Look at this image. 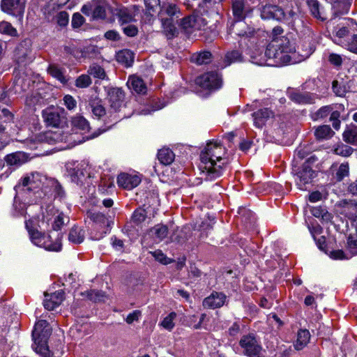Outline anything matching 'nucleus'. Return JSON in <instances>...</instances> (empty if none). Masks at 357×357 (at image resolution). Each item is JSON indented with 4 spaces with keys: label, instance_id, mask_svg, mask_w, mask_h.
Listing matches in <instances>:
<instances>
[{
    "label": "nucleus",
    "instance_id": "1",
    "mask_svg": "<svg viewBox=\"0 0 357 357\" xmlns=\"http://www.w3.org/2000/svg\"><path fill=\"white\" fill-rule=\"evenodd\" d=\"M225 154V148L217 142H209L201 152L200 160L202 165L200 169L206 175L205 179L212 181L220 177L223 172L221 165H217L216 162H220Z\"/></svg>",
    "mask_w": 357,
    "mask_h": 357
},
{
    "label": "nucleus",
    "instance_id": "2",
    "mask_svg": "<svg viewBox=\"0 0 357 357\" xmlns=\"http://www.w3.org/2000/svg\"><path fill=\"white\" fill-rule=\"evenodd\" d=\"M295 52V47L285 36L275 38L267 45L265 56L268 60H272V66H281L291 62V54Z\"/></svg>",
    "mask_w": 357,
    "mask_h": 357
},
{
    "label": "nucleus",
    "instance_id": "3",
    "mask_svg": "<svg viewBox=\"0 0 357 357\" xmlns=\"http://www.w3.org/2000/svg\"><path fill=\"white\" fill-rule=\"evenodd\" d=\"M25 227L29 233L31 243L35 245L43 248L48 251L58 252L61 250V243L59 236L53 241L50 234L35 229L33 227V221L31 220L25 222Z\"/></svg>",
    "mask_w": 357,
    "mask_h": 357
},
{
    "label": "nucleus",
    "instance_id": "4",
    "mask_svg": "<svg viewBox=\"0 0 357 357\" xmlns=\"http://www.w3.org/2000/svg\"><path fill=\"white\" fill-rule=\"evenodd\" d=\"M239 345L243 349V354L248 357H255L264 351L260 342L252 333L243 335L239 341Z\"/></svg>",
    "mask_w": 357,
    "mask_h": 357
},
{
    "label": "nucleus",
    "instance_id": "5",
    "mask_svg": "<svg viewBox=\"0 0 357 357\" xmlns=\"http://www.w3.org/2000/svg\"><path fill=\"white\" fill-rule=\"evenodd\" d=\"M154 216V208L151 205L144 204L142 206L136 208L130 218V222L127 223L126 227L128 229L130 224H134L136 226L141 225L147 219L150 220Z\"/></svg>",
    "mask_w": 357,
    "mask_h": 357
},
{
    "label": "nucleus",
    "instance_id": "6",
    "mask_svg": "<svg viewBox=\"0 0 357 357\" xmlns=\"http://www.w3.org/2000/svg\"><path fill=\"white\" fill-rule=\"evenodd\" d=\"M196 83L204 89H217L220 87L222 79L218 72L211 71L198 77Z\"/></svg>",
    "mask_w": 357,
    "mask_h": 357
},
{
    "label": "nucleus",
    "instance_id": "7",
    "mask_svg": "<svg viewBox=\"0 0 357 357\" xmlns=\"http://www.w3.org/2000/svg\"><path fill=\"white\" fill-rule=\"evenodd\" d=\"M89 218L94 223V229L100 230L93 238L95 240L102 238L109 231V221L108 218L101 213H91L89 215Z\"/></svg>",
    "mask_w": 357,
    "mask_h": 357
},
{
    "label": "nucleus",
    "instance_id": "8",
    "mask_svg": "<svg viewBox=\"0 0 357 357\" xmlns=\"http://www.w3.org/2000/svg\"><path fill=\"white\" fill-rule=\"evenodd\" d=\"M25 3L26 0H1V9L7 14L20 15L24 11Z\"/></svg>",
    "mask_w": 357,
    "mask_h": 357
},
{
    "label": "nucleus",
    "instance_id": "9",
    "mask_svg": "<svg viewBox=\"0 0 357 357\" xmlns=\"http://www.w3.org/2000/svg\"><path fill=\"white\" fill-rule=\"evenodd\" d=\"M42 116L47 126L58 128L61 123V110L57 107H47L43 110Z\"/></svg>",
    "mask_w": 357,
    "mask_h": 357
},
{
    "label": "nucleus",
    "instance_id": "10",
    "mask_svg": "<svg viewBox=\"0 0 357 357\" xmlns=\"http://www.w3.org/2000/svg\"><path fill=\"white\" fill-rule=\"evenodd\" d=\"M261 17L264 20H282L284 18V12L278 6L266 4L261 9Z\"/></svg>",
    "mask_w": 357,
    "mask_h": 357
},
{
    "label": "nucleus",
    "instance_id": "11",
    "mask_svg": "<svg viewBox=\"0 0 357 357\" xmlns=\"http://www.w3.org/2000/svg\"><path fill=\"white\" fill-rule=\"evenodd\" d=\"M316 176V172L311 167L303 165L296 173V181L300 189H304L305 185L310 183Z\"/></svg>",
    "mask_w": 357,
    "mask_h": 357
},
{
    "label": "nucleus",
    "instance_id": "12",
    "mask_svg": "<svg viewBox=\"0 0 357 357\" xmlns=\"http://www.w3.org/2000/svg\"><path fill=\"white\" fill-rule=\"evenodd\" d=\"M227 296L222 292L213 291L210 296L205 298L202 305L205 308L216 309L224 305Z\"/></svg>",
    "mask_w": 357,
    "mask_h": 357
},
{
    "label": "nucleus",
    "instance_id": "13",
    "mask_svg": "<svg viewBox=\"0 0 357 357\" xmlns=\"http://www.w3.org/2000/svg\"><path fill=\"white\" fill-rule=\"evenodd\" d=\"M107 96L110 107L115 111H119L123 105L125 94L120 88H111L108 90Z\"/></svg>",
    "mask_w": 357,
    "mask_h": 357
},
{
    "label": "nucleus",
    "instance_id": "14",
    "mask_svg": "<svg viewBox=\"0 0 357 357\" xmlns=\"http://www.w3.org/2000/svg\"><path fill=\"white\" fill-rule=\"evenodd\" d=\"M231 8L233 15L238 21L243 20L251 11L247 0H231Z\"/></svg>",
    "mask_w": 357,
    "mask_h": 357
},
{
    "label": "nucleus",
    "instance_id": "15",
    "mask_svg": "<svg viewBox=\"0 0 357 357\" xmlns=\"http://www.w3.org/2000/svg\"><path fill=\"white\" fill-rule=\"evenodd\" d=\"M141 182L137 175H132L127 173H122L117 178V183L120 187L127 190H131L137 187Z\"/></svg>",
    "mask_w": 357,
    "mask_h": 357
},
{
    "label": "nucleus",
    "instance_id": "16",
    "mask_svg": "<svg viewBox=\"0 0 357 357\" xmlns=\"http://www.w3.org/2000/svg\"><path fill=\"white\" fill-rule=\"evenodd\" d=\"M46 178L38 172L31 173L22 178L21 183L24 187H28V190L39 188Z\"/></svg>",
    "mask_w": 357,
    "mask_h": 357
},
{
    "label": "nucleus",
    "instance_id": "17",
    "mask_svg": "<svg viewBox=\"0 0 357 357\" xmlns=\"http://www.w3.org/2000/svg\"><path fill=\"white\" fill-rule=\"evenodd\" d=\"M289 98L297 104H311L314 102L312 95L307 91L292 90L288 92Z\"/></svg>",
    "mask_w": 357,
    "mask_h": 357
},
{
    "label": "nucleus",
    "instance_id": "18",
    "mask_svg": "<svg viewBox=\"0 0 357 357\" xmlns=\"http://www.w3.org/2000/svg\"><path fill=\"white\" fill-rule=\"evenodd\" d=\"M254 125L261 128L271 118L273 117V112L268 108H263L252 114Z\"/></svg>",
    "mask_w": 357,
    "mask_h": 357
},
{
    "label": "nucleus",
    "instance_id": "19",
    "mask_svg": "<svg viewBox=\"0 0 357 357\" xmlns=\"http://www.w3.org/2000/svg\"><path fill=\"white\" fill-rule=\"evenodd\" d=\"M47 337L44 336L33 337L34 342L32 344V348L43 357H50V351L47 346Z\"/></svg>",
    "mask_w": 357,
    "mask_h": 357
},
{
    "label": "nucleus",
    "instance_id": "20",
    "mask_svg": "<svg viewBox=\"0 0 357 357\" xmlns=\"http://www.w3.org/2000/svg\"><path fill=\"white\" fill-rule=\"evenodd\" d=\"M351 26L353 27V30H354L357 28V24L352 19H349L347 22V24L340 27L335 32V35L338 38V42L341 43L344 47L345 40H348L351 35Z\"/></svg>",
    "mask_w": 357,
    "mask_h": 357
},
{
    "label": "nucleus",
    "instance_id": "21",
    "mask_svg": "<svg viewBox=\"0 0 357 357\" xmlns=\"http://www.w3.org/2000/svg\"><path fill=\"white\" fill-rule=\"evenodd\" d=\"M145 4V12L144 14V20L146 23H151L154 20V15L157 12L158 8L161 7L160 0H144Z\"/></svg>",
    "mask_w": 357,
    "mask_h": 357
},
{
    "label": "nucleus",
    "instance_id": "22",
    "mask_svg": "<svg viewBox=\"0 0 357 357\" xmlns=\"http://www.w3.org/2000/svg\"><path fill=\"white\" fill-rule=\"evenodd\" d=\"M64 299V292L57 291L50 296V298H46L44 300L43 305L48 310H53L58 307Z\"/></svg>",
    "mask_w": 357,
    "mask_h": 357
},
{
    "label": "nucleus",
    "instance_id": "23",
    "mask_svg": "<svg viewBox=\"0 0 357 357\" xmlns=\"http://www.w3.org/2000/svg\"><path fill=\"white\" fill-rule=\"evenodd\" d=\"M114 15L122 26L135 21V15L127 8L116 9Z\"/></svg>",
    "mask_w": 357,
    "mask_h": 357
},
{
    "label": "nucleus",
    "instance_id": "24",
    "mask_svg": "<svg viewBox=\"0 0 357 357\" xmlns=\"http://www.w3.org/2000/svg\"><path fill=\"white\" fill-rule=\"evenodd\" d=\"M52 330L46 320H39L36 323L34 329L32 332V337L44 336L48 337L51 334Z\"/></svg>",
    "mask_w": 357,
    "mask_h": 357
},
{
    "label": "nucleus",
    "instance_id": "25",
    "mask_svg": "<svg viewBox=\"0 0 357 357\" xmlns=\"http://www.w3.org/2000/svg\"><path fill=\"white\" fill-rule=\"evenodd\" d=\"M128 86L137 93L144 94L146 92V86L142 79L139 77H130L128 81Z\"/></svg>",
    "mask_w": 357,
    "mask_h": 357
},
{
    "label": "nucleus",
    "instance_id": "26",
    "mask_svg": "<svg viewBox=\"0 0 357 357\" xmlns=\"http://www.w3.org/2000/svg\"><path fill=\"white\" fill-rule=\"evenodd\" d=\"M161 23L164 31L169 37H174L178 34V30L176 27L174 18L161 16Z\"/></svg>",
    "mask_w": 357,
    "mask_h": 357
},
{
    "label": "nucleus",
    "instance_id": "27",
    "mask_svg": "<svg viewBox=\"0 0 357 357\" xmlns=\"http://www.w3.org/2000/svg\"><path fill=\"white\" fill-rule=\"evenodd\" d=\"M310 334L307 329H301L297 333V339L294 343V347L296 350L303 349L309 342Z\"/></svg>",
    "mask_w": 357,
    "mask_h": 357
},
{
    "label": "nucleus",
    "instance_id": "28",
    "mask_svg": "<svg viewBox=\"0 0 357 357\" xmlns=\"http://www.w3.org/2000/svg\"><path fill=\"white\" fill-rule=\"evenodd\" d=\"M158 158L161 164L169 165L174 160L175 155L170 149L162 148L158 151Z\"/></svg>",
    "mask_w": 357,
    "mask_h": 357
},
{
    "label": "nucleus",
    "instance_id": "29",
    "mask_svg": "<svg viewBox=\"0 0 357 357\" xmlns=\"http://www.w3.org/2000/svg\"><path fill=\"white\" fill-rule=\"evenodd\" d=\"M149 234L155 241L160 242L167 237L168 228L166 225H157L150 229Z\"/></svg>",
    "mask_w": 357,
    "mask_h": 357
},
{
    "label": "nucleus",
    "instance_id": "30",
    "mask_svg": "<svg viewBox=\"0 0 357 357\" xmlns=\"http://www.w3.org/2000/svg\"><path fill=\"white\" fill-rule=\"evenodd\" d=\"M212 54L208 51H202L193 54L190 61L197 65L208 64L211 61Z\"/></svg>",
    "mask_w": 357,
    "mask_h": 357
},
{
    "label": "nucleus",
    "instance_id": "31",
    "mask_svg": "<svg viewBox=\"0 0 357 357\" xmlns=\"http://www.w3.org/2000/svg\"><path fill=\"white\" fill-rule=\"evenodd\" d=\"M351 0H337L333 4L334 15H344L349 12L351 6Z\"/></svg>",
    "mask_w": 357,
    "mask_h": 357
},
{
    "label": "nucleus",
    "instance_id": "32",
    "mask_svg": "<svg viewBox=\"0 0 357 357\" xmlns=\"http://www.w3.org/2000/svg\"><path fill=\"white\" fill-rule=\"evenodd\" d=\"M105 2L103 0L93 1V18L104 19L106 17Z\"/></svg>",
    "mask_w": 357,
    "mask_h": 357
},
{
    "label": "nucleus",
    "instance_id": "33",
    "mask_svg": "<svg viewBox=\"0 0 357 357\" xmlns=\"http://www.w3.org/2000/svg\"><path fill=\"white\" fill-rule=\"evenodd\" d=\"M345 142L357 146V126H352L347 128L342 134Z\"/></svg>",
    "mask_w": 357,
    "mask_h": 357
},
{
    "label": "nucleus",
    "instance_id": "34",
    "mask_svg": "<svg viewBox=\"0 0 357 357\" xmlns=\"http://www.w3.org/2000/svg\"><path fill=\"white\" fill-rule=\"evenodd\" d=\"M165 13L168 17L177 18L179 16L180 10L177 6L174 3H163L160 7V16Z\"/></svg>",
    "mask_w": 357,
    "mask_h": 357
},
{
    "label": "nucleus",
    "instance_id": "35",
    "mask_svg": "<svg viewBox=\"0 0 357 357\" xmlns=\"http://www.w3.org/2000/svg\"><path fill=\"white\" fill-rule=\"evenodd\" d=\"M47 72L62 84H66L68 82V79L65 77L63 69L59 68L57 65L50 64L47 68Z\"/></svg>",
    "mask_w": 357,
    "mask_h": 357
},
{
    "label": "nucleus",
    "instance_id": "36",
    "mask_svg": "<svg viewBox=\"0 0 357 357\" xmlns=\"http://www.w3.org/2000/svg\"><path fill=\"white\" fill-rule=\"evenodd\" d=\"M84 238V231L77 227H73L68 234V239L70 242L79 244L83 242Z\"/></svg>",
    "mask_w": 357,
    "mask_h": 357
},
{
    "label": "nucleus",
    "instance_id": "37",
    "mask_svg": "<svg viewBox=\"0 0 357 357\" xmlns=\"http://www.w3.org/2000/svg\"><path fill=\"white\" fill-rule=\"evenodd\" d=\"M333 135L334 132L328 125L320 126L314 131V135L319 139L331 138Z\"/></svg>",
    "mask_w": 357,
    "mask_h": 357
},
{
    "label": "nucleus",
    "instance_id": "38",
    "mask_svg": "<svg viewBox=\"0 0 357 357\" xmlns=\"http://www.w3.org/2000/svg\"><path fill=\"white\" fill-rule=\"evenodd\" d=\"M13 114L6 109H3L1 111V115H0V133L5 131L7 124L13 121Z\"/></svg>",
    "mask_w": 357,
    "mask_h": 357
},
{
    "label": "nucleus",
    "instance_id": "39",
    "mask_svg": "<svg viewBox=\"0 0 357 357\" xmlns=\"http://www.w3.org/2000/svg\"><path fill=\"white\" fill-rule=\"evenodd\" d=\"M87 298L93 302L105 301L107 298L105 293L100 290L92 289L86 292Z\"/></svg>",
    "mask_w": 357,
    "mask_h": 357
},
{
    "label": "nucleus",
    "instance_id": "40",
    "mask_svg": "<svg viewBox=\"0 0 357 357\" xmlns=\"http://www.w3.org/2000/svg\"><path fill=\"white\" fill-rule=\"evenodd\" d=\"M88 73L96 78H99L101 79H104L107 77L104 68L96 63H93L91 66H90L88 70Z\"/></svg>",
    "mask_w": 357,
    "mask_h": 357
},
{
    "label": "nucleus",
    "instance_id": "41",
    "mask_svg": "<svg viewBox=\"0 0 357 357\" xmlns=\"http://www.w3.org/2000/svg\"><path fill=\"white\" fill-rule=\"evenodd\" d=\"M71 123L73 127L84 131L88 130L89 128L88 121L82 116H74L72 119Z\"/></svg>",
    "mask_w": 357,
    "mask_h": 357
},
{
    "label": "nucleus",
    "instance_id": "42",
    "mask_svg": "<svg viewBox=\"0 0 357 357\" xmlns=\"http://www.w3.org/2000/svg\"><path fill=\"white\" fill-rule=\"evenodd\" d=\"M69 222V218L63 213H59L54 219L52 228L55 231L60 230L61 227Z\"/></svg>",
    "mask_w": 357,
    "mask_h": 357
},
{
    "label": "nucleus",
    "instance_id": "43",
    "mask_svg": "<svg viewBox=\"0 0 357 357\" xmlns=\"http://www.w3.org/2000/svg\"><path fill=\"white\" fill-rule=\"evenodd\" d=\"M193 31L203 29L207 24L206 20L199 13H193Z\"/></svg>",
    "mask_w": 357,
    "mask_h": 357
},
{
    "label": "nucleus",
    "instance_id": "44",
    "mask_svg": "<svg viewBox=\"0 0 357 357\" xmlns=\"http://www.w3.org/2000/svg\"><path fill=\"white\" fill-rule=\"evenodd\" d=\"M117 61L126 66H130L133 61L132 53L129 50L121 51L117 54Z\"/></svg>",
    "mask_w": 357,
    "mask_h": 357
},
{
    "label": "nucleus",
    "instance_id": "45",
    "mask_svg": "<svg viewBox=\"0 0 357 357\" xmlns=\"http://www.w3.org/2000/svg\"><path fill=\"white\" fill-rule=\"evenodd\" d=\"M91 107L93 114L97 116L98 119L105 116L106 114L105 108L101 104L100 100H94L92 103H91Z\"/></svg>",
    "mask_w": 357,
    "mask_h": 357
},
{
    "label": "nucleus",
    "instance_id": "46",
    "mask_svg": "<svg viewBox=\"0 0 357 357\" xmlns=\"http://www.w3.org/2000/svg\"><path fill=\"white\" fill-rule=\"evenodd\" d=\"M241 61V54L238 50L228 52L225 56V63L229 66L232 63Z\"/></svg>",
    "mask_w": 357,
    "mask_h": 357
},
{
    "label": "nucleus",
    "instance_id": "47",
    "mask_svg": "<svg viewBox=\"0 0 357 357\" xmlns=\"http://www.w3.org/2000/svg\"><path fill=\"white\" fill-rule=\"evenodd\" d=\"M332 89L333 92L340 97L344 96L347 92V88L342 81L334 80L332 83Z\"/></svg>",
    "mask_w": 357,
    "mask_h": 357
},
{
    "label": "nucleus",
    "instance_id": "48",
    "mask_svg": "<svg viewBox=\"0 0 357 357\" xmlns=\"http://www.w3.org/2000/svg\"><path fill=\"white\" fill-rule=\"evenodd\" d=\"M349 174V166L348 162L342 163L336 173H335V178L337 181H341L346 176H348Z\"/></svg>",
    "mask_w": 357,
    "mask_h": 357
},
{
    "label": "nucleus",
    "instance_id": "49",
    "mask_svg": "<svg viewBox=\"0 0 357 357\" xmlns=\"http://www.w3.org/2000/svg\"><path fill=\"white\" fill-rule=\"evenodd\" d=\"M333 107L330 105L321 107L319 110L312 115L313 120L317 121L319 119H324L332 112Z\"/></svg>",
    "mask_w": 357,
    "mask_h": 357
},
{
    "label": "nucleus",
    "instance_id": "50",
    "mask_svg": "<svg viewBox=\"0 0 357 357\" xmlns=\"http://www.w3.org/2000/svg\"><path fill=\"white\" fill-rule=\"evenodd\" d=\"M307 3L311 15L314 18H323L321 17L323 13L318 12V8H320V3L317 0H307Z\"/></svg>",
    "mask_w": 357,
    "mask_h": 357
},
{
    "label": "nucleus",
    "instance_id": "51",
    "mask_svg": "<svg viewBox=\"0 0 357 357\" xmlns=\"http://www.w3.org/2000/svg\"><path fill=\"white\" fill-rule=\"evenodd\" d=\"M354 149L346 144H341L337 146L334 149V153L338 155L348 157L353 153Z\"/></svg>",
    "mask_w": 357,
    "mask_h": 357
},
{
    "label": "nucleus",
    "instance_id": "52",
    "mask_svg": "<svg viewBox=\"0 0 357 357\" xmlns=\"http://www.w3.org/2000/svg\"><path fill=\"white\" fill-rule=\"evenodd\" d=\"M344 47L349 52L357 54V34H352L348 40H345Z\"/></svg>",
    "mask_w": 357,
    "mask_h": 357
},
{
    "label": "nucleus",
    "instance_id": "53",
    "mask_svg": "<svg viewBox=\"0 0 357 357\" xmlns=\"http://www.w3.org/2000/svg\"><path fill=\"white\" fill-rule=\"evenodd\" d=\"M15 57L19 64H23L26 62L28 51L22 47H18L15 51Z\"/></svg>",
    "mask_w": 357,
    "mask_h": 357
},
{
    "label": "nucleus",
    "instance_id": "54",
    "mask_svg": "<svg viewBox=\"0 0 357 357\" xmlns=\"http://www.w3.org/2000/svg\"><path fill=\"white\" fill-rule=\"evenodd\" d=\"M91 84V79L89 75H82L75 80V86L78 88H86Z\"/></svg>",
    "mask_w": 357,
    "mask_h": 357
},
{
    "label": "nucleus",
    "instance_id": "55",
    "mask_svg": "<svg viewBox=\"0 0 357 357\" xmlns=\"http://www.w3.org/2000/svg\"><path fill=\"white\" fill-rule=\"evenodd\" d=\"M193 14L192 15H189L188 17H183L179 24L183 29H184L186 32H192L193 31Z\"/></svg>",
    "mask_w": 357,
    "mask_h": 357
},
{
    "label": "nucleus",
    "instance_id": "56",
    "mask_svg": "<svg viewBox=\"0 0 357 357\" xmlns=\"http://www.w3.org/2000/svg\"><path fill=\"white\" fill-rule=\"evenodd\" d=\"M0 31L11 36H15L17 34V30L8 22L0 23Z\"/></svg>",
    "mask_w": 357,
    "mask_h": 357
},
{
    "label": "nucleus",
    "instance_id": "57",
    "mask_svg": "<svg viewBox=\"0 0 357 357\" xmlns=\"http://www.w3.org/2000/svg\"><path fill=\"white\" fill-rule=\"evenodd\" d=\"M176 314L175 312H171L162 321L161 325L167 330L171 331L174 326V319H175Z\"/></svg>",
    "mask_w": 357,
    "mask_h": 357
},
{
    "label": "nucleus",
    "instance_id": "58",
    "mask_svg": "<svg viewBox=\"0 0 357 357\" xmlns=\"http://www.w3.org/2000/svg\"><path fill=\"white\" fill-rule=\"evenodd\" d=\"M68 172L71 181L77 184H79L82 181V178L84 177V174L79 169H70Z\"/></svg>",
    "mask_w": 357,
    "mask_h": 357
},
{
    "label": "nucleus",
    "instance_id": "59",
    "mask_svg": "<svg viewBox=\"0 0 357 357\" xmlns=\"http://www.w3.org/2000/svg\"><path fill=\"white\" fill-rule=\"evenodd\" d=\"M211 0H203L202 2L199 4L198 8L195 13H199L201 15L207 14L209 8L211 7Z\"/></svg>",
    "mask_w": 357,
    "mask_h": 357
},
{
    "label": "nucleus",
    "instance_id": "60",
    "mask_svg": "<svg viewBox=\"0 0 357 357\" xmlns=\"http://www.w3.org/2000/svg\"><path fill=\"white\" fill-rule=\"evenodd\" d=\"M122 29L123 33L129 37H134L138 33L137 27L135 25L131 24L123 26Z\"/></svg>",
    "mask_w": 357,
    "mask_h": 357
},
{
    "label": "nucleus",
    "instance_id": "61",
    "mask_svg": "<svg viewBox=\"0 0 357 357\" xmlns=\"http://www.w3.org/2000/svg\"><path fill=\"white\" fill-rule=\"evenodd\" d=\"M151 255L157 261L163 264H168L170 263V259L167 257L161 250H155L151 252Z\"/></svg>",
    "mask_w": 357,
    "mask_h": 357
},
{
    "label": "nucleus",
    "instance_id": "62",
    "mask_svg": "<svg viewBox=\"0 0 357 357\" xmlns=\"http://www.w3.org/2000/svg\"><path fill=\"white\" fill-rule=\"evenodd\" d=\"M57 24L61 26H66L69 22V15L66 11H61L56 17Z\"/></svg>",
    "mask_w": 357,
    "mask_h": 357
},
{
    "label": "nucleus",
    "instance_id": "63",
    "mask_svg": "<svg viewBox=\"0 0 357 357\" xmlns=\"http://www.w3.org/2000/svg\"><path fill=\"white\" fill-rule=\"evenodd\" d=\"M6 162L8 165H15L20 164V155L17 153H11L6 155Z\"/></svg>",
    "mask_w": 357,
    "mask_h": 357
},
{
    "label": "nucleus",
    "instance_id": "64",
    "mask_svg": "<svg viewBox=\"0 0 357 357\" xmlns=\"http://www.w3.org/2000/svg\"><path fill=\"white\" fill-rule=\"evenodd\" d=\"M342 206L345 208L351 209L354 213H357V201L355 199L343 200Z\"/></svg>",
    "mask_w": 357,
    "mask_h": 357
}]
</instances>
